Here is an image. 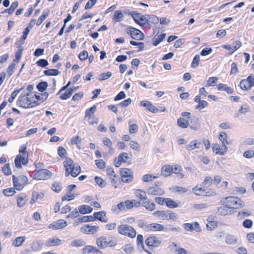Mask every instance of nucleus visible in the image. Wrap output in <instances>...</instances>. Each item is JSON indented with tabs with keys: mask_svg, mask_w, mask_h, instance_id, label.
Masks as SVG:
<instances>
[{
	"mask_svg": "<svg viewBox=\"0 0 254 254\" xmlns=\"http://www.w3.org/2000/svg\"><path fill=\"white\" fill-rule=\"evenodd\" d=\"M65 168V176L71 175L73 177L77 176L81 172V167L77 163H74L72 159L66 157L64 162Z\"/></svg>",
	"mask_w": 254,
	"mask_h": 254,
	"instance_id": "obj_1",
	"label": "nucleus"
},
{
	"mask_svg": "<svg viewBox=\"0 0 254 254\" xmlns=\"http://www.w3.org/2000/svg\"><path fill=\"white\" fill-rule=\"evenodd\" d=\"M220 202L222 205L228 206L233 213L234 209L243 207L244 206V203L242 200L238 197L234 196L223 198L221 199Z\"/></svg>",
	"mask_w": 254,
	"mask_h": 254,
	"instance_id": "obj_2",
	"label": "nucleus"
},
{
	"mask_svg": "<svg viewBox=\"0 0 254 254\" xmlns=\"http://www.w3.org/2000/svg\"><path fill=\"white\" fill-rule=\"evenodd\" d=\"M36 97L32 96L30 94H20L17 101L18 105L24 108H32L38 105L37 101H35Z\"/></svg>",
	"mask_w": 254,
	"mask_h": 254,
	"instance_id": "obj_3",
	"label": "nucleus"
},
{
	"mask_svg": "<svg viewBox=\"0 0 254 254\" xmlns=\"http://www.w3.org/2000/svg\"><path fill=\"white\" fill-rule=\"evenodd\" d=\"M26 146L22 145L20 147L19 152L21 154H18L14 161L15 166L18 168H21L22 165H26L28 162V153L25 151Z\"/></svg>",
	"mask_w": 254,
	"mask_h": 254,
	"instance_id": "obj_4",
	"label": "nucleus"
},
{
	"mask_svg": "<svg viewBox=\"0 0 254 254\" xmlns=\"http://www.w3.org/2000/svg\"><path fill=\"white\" fill-rule=\"evenodd\" d=\"M117 231L119 234L130 238H134L136 235L135 229L127 224H122L119 225L117 227Z\"/></svg>",
	"mask_w": 254,
	"mask_h": 254,
	"instance_id": "obj_5",
	"label": "nucleus"
},
{
	"mask_svg": "<svg viewBox=\"0 0 254 254\" xmlns=\"http://www.w3.org/2000/svg\"><path fill=\"white\" fill-rule=\"evenodd\" d=\"M152 214L158 219L163 220L175 221L178 218V215L170 210L155 211Z\"/></svg>",
	"mask_w": 254,
	"mask_h": 254,
	"instance_id": "obj_6",
	"label": "nucleus"
},
{
	"mask_svg": "<svg viewBox=\"0 0 254 254\" xmlns=\"http://www.w3.org/2000/svg\"><path fill=\"white\" fill-rule=\"evenodd\" d=\"M124 13H128V15H131L134 22L141 27L148 24L149 19L146 16L143 15L136 11L130 12L127 10L124 11Z\"/></svg>",
	"mask_w": 254,
	"mask_h": 254,
	"instance_id": "obj_7",
	"label": "nucleus"
},
{
	"mask_svg": "<svg viewBox=\"0 0 254 254\" xmlns=\"http://www.w3.org/2000/svg\"><path fill=\"white\" fill-rule=\"evenodd\" d=\"M12 180L15 189L18 190H21L28 182L27 178L24 176L16 177L14 175H13Z\"/></svg>",
	"mask_w": 254,
	"mask_h": 254,
	"instance_id": "obj_8",
	"label": "nucleus"
},
{
	"mask_svg": "<svg viewBox=\"0 0 254 254\" xmlns=\"http://www.w3.org/2000/svg\"><path fill=\"white\" fill-rule=\"evenodd\" d=\"M120 175L121 176L122 181L126 183H128L132 181L133 172L129 169L122 168L120 170Z\"/></svg>",
	"mask_w": 254,
	"mask_h": 254,
	"instance_id": "obj_9",
	"label": "nucleus"
},
{
	"mask_svg": "<svg viewBox=\"0 0 254 254\" xmlns=\"http://www.w3.org/2000/svg\"><path fill=\"white\" fill-rule=\"evenodd\" d=\"M51 172L47 169H41L34 174L33 178L38 180H46L51 177Z\"/></svg>",
	"mask_w": 254,
	"mask_h": 254,
	"instance_id": "obj_10",
	"label": "nucleus"
},
{
	"mask_svg": "<svg viewBox=\"0 0 254 254\" xmlns=\"http://www.w3.org/2000/svg\"><path fill=\"white\" fill-rule=\"evenodd\" d=\"M127 33L129 34L132 39L141 40L143 38V33L139 30L129 27L127 28Z\"/></svg>",
	"mask_w": 254,
	"mask_h": 254,
	"instance_id": "obj_11",
	"label": "nucleus"
},
{
	"mask_svg": "<svg viewBox=\"0 0 254 254\" xmlns=\"http://www.w3.org/2000/svg\"><path fill=\"white\" fill-rule=\"evenodd\" d=\"M99 229V226L85 224L80 228V231L86 234H93Z\"/></svg>",
	"mask_w": 254,
	"mask_h": 254,
	"instance_id": "obj_12",
	"label": "nucleus"
},
{
	"mask_svg": "<svg viewBox=\"0 0 254 254\" xmlns=\"http://www.w3.org/2000/svg\"><path fill=\"white\" fill-rule=\"evenodd\" d=\"M227 146H221L219 144L214 143L212 144V151L216 154L224 155L228 151Z\"/></svg>",
	"mask_w": 254,
	"mask_h": 254,
	"instance_id": "obj_13",
	"label": "nucleus"
},
{
	"mask_svg": "<svg viewBox=\"0 0 254 254\" xmlns=\"http://www.w3.org/2000/svg\"><path fill=\"white\" fill-rule=\"evenodd\" d=\"M66 226L67 222L66 221L63 219H60L50 224L49 228L57 230L64 228Z\"/></svg>",
	"mask_w": 254,
	"mask_h": 254,
	"instance_id": "obj_14",
	"label": "nucleus"
},
{
	"mask_svg": "<svg viewBox=\"0 0 254 254\" xmlns=\"http://www.w3.org/2000/svg\"><path fill=\"white\" fill-rule=\"evenodd\" d=\"M216 213L221 216H226L233 213L232 210H231L228 206L226 205H223V206L218 207L216 208Z\"/></svg>",
	"mask_w": 254,
	"mask_h": 254,
	"instance_id": "obj_15",
	"label": "nucleus"
},
{
	"mask_svg": "<svg viewBox=\"0 0 254 254\" xmlns=\"http://www.w3.org/2000/svg\"><path fill=\"white\" fill-rule=\"evenodd\" d=\"M161 243V241L158 238L155 236H151L148 237L145 241V243L147 246L152 247H157Z\"/></svg>",
	"mask_w": 254,
	"mask_h": 254,
	"instance_id": "obj_16",
	"label": "nucleus"
},
{
	"mask_svg": "<svg viewBox=\"0 0 254 254\" xmlns=\"http://www.w3.org/2000/svg\"><path fill=\"white\" fill-rule=\"evenodd\" d=\"M166 231L167 228H166L164 225L157 223H152L149 224L148 232H161Z\"/></svg>",
	"mask_w": 254,
	"mask_h": 254,
	"instance_id": "obj_17",
	"label": "nucleus"
},
{
	"mask_svg": "<svg viewBox=\"0 0 254 254\" xmlns=\"http://www.w3.org/2000/svg\"><path fill=\"white\" fill-rule=\"evenodd\" d=\"M147 193L153 195H161L164 194V190L157 187H151L147 189Z\"/></svg>",
	"mask_w": 254,
	"mask_h": 254,
	"instance_id": "obj_18",
	"label": "nucleus"
},
{
	"mask_svg": "<svg viewBox=\"0 0 254 254\" xmlns=\"http://www.w3.org/2000/svg\"><path fill=\"white\" fill-rule=\"evenodd\" d=\"M242 46V43L239 41H236L234 42V45L232 47L229 45H223L222 47L230 51L229 54L232 55L234 52L239 49Z\"/></svg>",
	"mask_w": 254,
	"mask_h": 254,
	"instance_id": "obj_19",
	"label": "nucleus"
},
{
	"mask_svg": "<svg viewBox=\"0 0 254 254\" xmlns=\"http://www.w3.org/2000/svg\"><path fill=\"white\" fill-rule=\"evenodd\" d=\"M189 126L191 129L194 130H197L200 127V124L199 120L195 118L194 116H192L190 120V124Z\"/></svg>",
	"mask_w": 254,
	"mask_h": 254,
	"instance_id": "obj_20",
	"label": "nucleus"
},
{
	"mask_svg": "<svg viewBox=\"0 0 254 254\" xmlns=\"http://www.w3.org/2000/svg\"><path fill=\"white\" fill-rule=\"evenodd\" d=\"M201 142L200 140L195 139L190 142V143L186 146V149L188 150H192L196 148H199Z\"/></svg>",
	"mask_w": 254,
	"mask_h": 254,
	"instance_id": "obj_21",
	"label": "nucleus"
},
{
	"mask_svg": "<svg viewBox=\"0 0 254 254\" xmlns=\"http://www.w3.org/2000/svg\"><path fill=\"white\" fill-rule=\"evenodd\" d=\"M140 105L141 106L145 107L146 109L153 113H156L158 111V109L154 106H153L152 103L148 101H142L140 103Z\"/></svg>",
	"mask_w": 254,
	"mask_h": 254,
	"instance_id": "obj_22",
	"label": "nucleus"
},
{
	"mask_svg": "<svg viewBox=\"0 0 254 254\" xmlns=\"http://www.w3.org/2000/svg\"><path fill=\"white\" fill-rule=\"evenodd\" d=\"M44 196L45 194L43 192H38L37 191L33 192L31 199V204H34L37 200L42 199Z\"/></svg>",
	"mask_w": 254,
	"mask_h": 254,
	"instance_id": "obj_23",
	"label": "nucleus"
},
{
	"mask_svg": "<svg viewBox=\"0 0 254 254\" xmlns=\"http://www.w3.org/2000/svg\"><path fill=\"white\" fill-rule=\"evenodd\" d=\"M126 209L125 202L119 203L117 205H114L112 207V211L116 214H119L120 211Z\"/></svg>",
	"mask_w": 254,
	"mask_h": 254,
	"instance_id": "obj_24",
	"label": "nucleus"
},
{
	"mask_svg": "<svg viewBox=\"0 0 254 254\" xmlns=\"http://www.w3.org/2000/svg\"><path fill=\"white\" fill-rule=\"evenodd\" d=\"M238 241V237L232 235H227L225 238V242L228 245H234L237 243Z\"/></svg>",
	"mask_w": 254,
	"mask_h": 254,
	"instance_id": "obj_25",
	"label": "nucleus"
},
{
	"mask_svg": "<svg viewBox=\"0 0 254 254\" xmlns=\"http://www.w3.org/2000/svg\"><path fill=\"white\" fill-rule=\"evenodd\" d=\"M43 245V243L41 240L34 241L31 245V250L33 252L40 251Z\"/></svg>",
	"mask_w": 254,
	"mask_h": 254,
	"instance_id": "obj_26",
	"label": "nucleus"
},
{
	"mask_svg": "<svg viewBox=\"0 0 254 254\" xmlns=\"http://www.w3.org/2000/svg\"><path fill=\"white\" fill-rule=\"evenodd\" d=\"M124 16L121 10H116L114 12L113 20L115 23L119 22L124 20Z\"/></svg>",
	"mask_w": 254,
	"mask_h": 254,
	"instance_id": "obj_27",
	"label": "nucleus"
},
{
	"mask_svg": "<svg viewBox=\"0 0 254 254\" xmlns=\"http://www.w3.org/2000/svg\"><path fill=\"white\" fill-rule=\"evenodd\" d=\"M108 239L106 237H101L96 240L97 246L101 249H103L107 247Z\"/></svg>",
	"mask_w": 254,
	"mask_h": 254,
	"instance_id": "obj_28",
	"label": "nucleus"
},
{
	"mask_svg": "<svg viewBox=\"0 0 254 254\" xmlns=\"http://www.w3.org/2000/svg\"><path fill=\"white\" fill-rule=\"evenodd\" d=\"M172 173V167L170 165H166L162 167L161 169V175L164 177H168Z\"/></svg>",
	"mask_w": 254,
	"mask_h": 254,
	"instance_id": "obj_29",
	"label": "nucleus"
},
{
	"mask_svg": "<svg viewBox=\"0 0 254 254\" xmlns=\"http://www.w3.org/2000/svg\"><path fill=\"white\" fill-rule=\"evenodd\" d=\"M62 241L58 238H53V239H49L46 243L47 247H53L56 246H59L61 244Z\"/></svg>",
	"mask_w": 254,
	"mask_h": 254,
	"instance_id": "obj_30",
	"label": "nucleus"
},
{
	"mask_svg": "<svg viewBox=\"0 0 254 254\" xmlns=\"http://www.w3.org/2000/svg\"><path fill=\"white\" fill-rule=\"evenodd\" d=\"M142 206L144 207L147 210L152 211L155 209V204L150 200H146L142 203Z\"/></svg>",
	"mask_w": 254,
	"mask_h": 254,
	"instance_id": "obj_31",
	"label": "nucleus"
},
{
	"mask_svg": "<svg viewBox=\"0 0 254 254\" xmlns=\"http://www.w3.org/2000/svg\"><path fill=\"white\" fill-rule=\"evenodd\" d=\"M92 210V208L87 205H82L78 207L79 213L83 214L91 213Z\"/></svg>",
	"mask_w": 254,
	"mask_h": 254,
	"instance_id": "obj_32",
	"label": "nucleus"
},
{
	"mask_svg": "<svg viewBox=\"0 0 254 254\" xmlns=\"http://www.w3.org/2000/svg\"><path fill=\"white\" fill-rule=\"evenodd\" d=\"M165 33H163L160 35H156L153 38V45L154 46H157L165 39Z\"/></svg>",
	"mask_w": 254,
	"mask_h": 254,
	"instance_id": "obj_33",
	"label": "nucleus"
},
{
	"mask_svg": "<svg viewBox=\"0 0 254 254\" xmlns=\"http://www.w3.org/2000/svg\"><path fill=\"white\" fill-rule=\"evenodd\" d=\"M219 139L221 142L222 146H227V145L229 144L228 141L227 134L225 132H222L220 133Z\"/></svg>",
	"mask_w": 254,
	"mask_h": 254,
	"instance_id": "obj_34",
	"label": "nucleus"
},
{
	"mask_svg": "<svg viewBox=\"0 0 254 254\" xmlns=\"http://www.w3.org/2000/svg\"><path fill=\"white\" fill-rule=\"evenodd\" d=\"M28 198L26 195H19L17 198V204L18 207H23L26 203Z\"/></svg>",
	"mask_w": 254,
	"mask_h": 254,
	"instance_id": "obj_35",
	"label": "nucleus"
},
{
	"mask_svg": "<svg viewBox=\"0 0 254 254\" xmlns=\"http://www.w3.org/2000/svg\"><path fill=\"white\" fill-rule=\"evenodd\" d=\"M94 216L95 217V219H98L99 220L105 222L107 221V220L105 218L106 213L105 211H100L98 212H95L94 213Z\"/></svg>",
	"mask_w": 254,
	"mask_h": 254,
	"instance_id": "obj_36",
	"label": "nucleus"
},
{
	"mask_svg": "<svg viewBox=\"0 0 254 254\" xmlns=\"http://www.w3.org/2000/svg\"><path fill=\"white\" fill-rule=\"evenodd\" d=\"M218 89L219 90H220V91H225L228 94H231L234 91L233 89L232 88L227 86V85L226 84H222V83L219 84L218 85Z\"/></svg>",
	"mask_w": 254,
	"mask_h": 254,
	"instance_id": "obj_37",
	"label": "nucleus"
},
{
	"mask_svg": "<svg viewBox=\"0 0 254 254\" xmlns=\"http://www.w3.org/2000/svg\"><path fill=\"white\" fill-rule=\"evenodd\" d=\"M26 238L24 236L17 237L13 242L12 246L15 247H20L25 241Z\"/></svg>",
	"mask_w": 254,
	"mask_h": 254,
	"instance_id": "obj_38",
	"label": "nucleus"
},
{
	"mask_svg": "<svg viewBox=\"0 0 254 254\" xmlns=\"http://www.w3.org/2000/svg\"><path fill=\"white\" fill-rule=\"evenodd\" d=\"M178 125L184 128H187L190 124V120H186L184 118H180L178 120Z\"/></svg>",
	"mask_w": 254,
	"mask_h": 254,
	"instance_id": "obj_39",
	"label": "nucleus"
},
{
	"mask_svg": "<svg viewBox=\"0 0 254 254\" xmlns=\"http://www.w3.org/2000/svg\"><path fill=\"white\" fill-rule=\"evenodd\" d=\"M165 204L168 207L171 208H176L179 206V205L176 201L169 198H166Z\"/></svg>",
	"mask_w": 254,
	"mask_h": 254,
	"instance_id": "obj_40",
	"label": "nucleus"
},
{
	"mask_svg": "<svg viewBox=\"0 0 254 254\" xmlns=\"http://www.w3.org/2000/svg\"><path fill=\"white\" fill-rule=\"evenodd\" d=\"M112 75L110 71H107L100 74L97 77V79L99 81H103L110 78Z\"/></svg>",
	"mask_w": 254,
	"mask_h": 254,
	"instance_id": "obj_41",
	"label": "nucleus"
},
{
	"mask_svg": "<svg viewBox=\"0 0 254 254\" xmlns=\"http://www.w3.org/2000/svg\"><path fill=\"white\" fill-rule=\"evenodd\" d=\"M98 250H97L94 247L90 246H86L85 248H84L82 250V254H89L90 253H95L97 252Z\"/></svg>",
	"mask_w": 254,
	"mask_h": 254,
	"instance_id": "obj_42",
	"label": "nucleus"
},
{
	"mask_svg": "<svg viewBox=\"0 0 254 254\" xmlns=\"http://www.w3.org/2000/svg\"><path fill=\"white\" fill-rule=\"evenodd\" d=\"M85 244L82 239L74 240L71 242V246L74 247H81Z\"/></svg>",
	"mask_w": 254,
	"mask_h": 254,
	"instance_id": "obj_43",
	"label": "nucleus"
},
{
	"mask_svg": "<svg viewBox=\"0 0 254 254\" xmlns=\"http://www.w3.org/2000/svg\"><path fill=\"white\" fill-rule=\"evenodd\" d=\"M192 190L193 192L197 195H201L205 192L204 189L201 187H198V186H195L192 188Z\"/></svg>",
	"mask_w": 254,
	"mask_h": 254,
	"instance_id": "obj_44",
	"label": "nucleus"
},
{
	"mask_svg": "<svg viewBox=\"0 0 254 254\" xmlns=\"http://www.w3.org/2000/svg\"><path fill=\"white\" fill-rule=\"evenodd\" d=\"M74 92V89L72 88L68 89L65 92L60 96V98L62 100H66L69 98Z\"/></svg>",
	"mask_w": 254,
	"mask_h": 254,
	"instance_id": "obj_45",
	"label": "nucleus"
},
{
	"mask_svg": "<svg viewBox=\"0 0 254 254\" xmlns=\"http://www.w3.org/2000/svg\"><path fill=\"white\" fill-rule=\"evenodd\" d=\"M172 190L178 192L180 194H184L188 191V189L186 188L181 187L178 186H175L172 188Z\"/></svg>",
	"mask_w": 254,
	"mask_h": 254,
	"instance_id": "obj_46",
	"label": "nucleus"
},
{
	"mask_svg": "<svg viewBox=\"0 0 254 254\" xmlns=\"http://www.w3.org/2000/svg\"><path fill=\"white\" fill-rule=\"evenodd\" d=\"M240 86L244 90H248L251 88V86L246 79H243L240 82Z\"/></svg>",
	"mask_w": 254,
	"mask_h": 254,
	"instance_id": "obj_47",
	"label": "nucleus"
},
{
	"mask_svg": "<svg viewBox=\"0 0 254 254\" xmlns=\"http://www.w3.org/2000/svg\"><path fill=\"white\" fill-rule=\"evenodd\" d=\"M96 110V107L95 105L93 106L90 108L87 109L85 112V118L89 119L95 112Z\"/></svg>",
	"mask_w": 254,
	"mask_h": 254,
	"instance_id": "obj_48",
	"label": "nucleus"
},
{
	"mask_svg": "<svg viewBox=\"0 0 254 254\" xmlns=\"http://www.w3.org/2000/svg\"><path fill=\"white\" fill-rule=\"evenodd\" d=\"M136 195L141 200L147 199V196L145 192L139 189L136 190Z\"/></svg>",
	"mask_w": 254,
	"mask_h": 254,
	"instance_id": "obj_49",
	"label": "nucleus"
},
{
	"mask_svg": "<svg viewBox=\"0 0 254 254\" xmlns=\"http://www.w3.org/2000/svg\"><path fill=\"white\" fill-rule=\"evenodd\" d=\"M59 72L58 70L56 69H49L44 71V74L48 76H56L58 75Z\"/></svg>",
	"mask_w": 254,
	"mask_h": 254,
	"instance_id": "obj_50",
	"label": "nucleus"
},
{
	"mask_svg": "<svg viewBox=\"0 0 254 254\" xmlns=\"http://www.w3.org/2000/svg\"><path fill=\"white\" fill-rule=\"evenodd\" d=\"M158 178V176H152L151 174H145L142 177V180L145 182L152 181L153 179Z\"/></svg>",
	"mask_w": 254,
	"mask_h": 254,
	"instance_id": "obj_51",
	"label": "nucleus"
},
{
	"mask_svg": "<svg viewBox=\"0 0 254 254\" xmlns=\"http://www.w3.org/2000/svg\"><path fill=\"white\" fill-rule=\"evenodd\" d=\"M2 171L6 176L10 175L11 174V170L10 167V164L9 163L5 164L2 168Z\"/></svg>",
	"mask_w": 254,
	"mask_h": 254,
	"instance_id": "obj_52",
	"label": "nucleus"
},
{
	"mask_svg": "<svg viewBox=\"0 0 254 254\" xmlns=\"http://www.w3.org/2000/svg\"><path fill=\"white\" fill-rule=\"evenodd\" d=\"M218 80V78L217 77H210L206 84V86H214Z\"/></svg>",
	"mask_w": 254,
	"mask_h": 254,
	"instance_id": "obj_53",
	"label": "nucleus"
},
{
	"mask_svg": "<svg viewBox=\"0 0 254 254\" xmlns=\"http://www.w3.org/2000/svg\"><path fill=\"white\" fill-rule=\"evenodd\" d=\"M15 193V189L9 188L3 190V194L5 196H12Z\"/></svg>",
	"mask_w": 254,
	"mask_h": 254,
	"instance_id": "obj_54",
	"label": "nucleus"
},
{
	"mask_svg": "<svg viewBox=\"0 0 254 254\" xmlns=\"http://www.w3.org/2000/svg\"><path fill=\"white\" fill-rule=\"evenodd\" d=\"M48 84L46 82H40L37 85V88L40 92H44L47 89Z\"/></svg>",
	"mask_w": 254,
	"mask_h": 254,
	"instance_id": "obj_55",
	"label": "nucleus"
},
{
	"mask_svg": "<svg viewBox=\"0 0 254 254\" xmlns=\"http://www.w3.org/2000/svg\"><path fill=\"white\" fill-rule=\"evenodd\" d=\"M213 179L210 176H207L205 178L202 184L204 186L209 187L212 184Z\"/></svg>",
	"mask_w": 254,
	"mask_h": 254,
	"instance_id": "obj_56",
	"label": "nucleus"
},
{
	"mask_svg": "<svg viewBox=\"0 0 254 254\" xmlns=\"http://www.w3.org/2000/svg\"><path fill=\"white\" fill-rule=\"evenodd\" d=\"M200 60V56L199 55H196L194 57L192 63H191V67L192 68H195L199 65V61Z\"/></svg>",
	"mask_w": 254,
	"mask_h": 254,
	"instance_id": "obj_57",
	"label": "nucleus"
},
{
	"mask_svg": "<svg viewBox=\"0 0 254 254\" xmlns=\"http://www.w3.org/2000/svg\"><path fill=\"white\" fill-rule=\"evenodd\" d=\"M118 159H120L123 162L126 163L128 159H129L128 153L123 152L119 154Z\"/></svg>",
	"mask_w": 254,
	"mask_h": 254,
	"instance_id": "obj_58",
	"label": "nucleus"
},
{
	"mask_svg": "<svg viewBox=\"0 0 254 254\" xmlns=\"http://www.w3.org/2000/svg\"><path fill=\"white\" fill-rule=\"evenodd\" d=\"M30 32V29L28 27H26L25 28L24 32H23V35L21 39L19 40V42L21 44H23L24 43V41L26 39L28 34Z\"/></svg>",
	"mask_w": 254,
	"mask_h": 254,
	"instance_id": "obj_59",
	"label": "nucleus"
},
{
	"mask_svg": "<svg viewBox=\"0 0 254 254\" xmlns=\"http://www.w3.org/2000/svg\"><path fill=\"white\" fill-rule=\"evenodd\" d=\"M62 185L60 183L55 182L52 185V189L57 192H59L62 190Z\"/></svg>",
	"mask_w": 254,
	"mask_h": 254,
	"instance_id": "obj_60",
	"label": "nucleus"
},
{
	"mask_svg": "<svg viewBox=\"0 0 254 254\" xmlns=\"http://www.w3.org/2000/svg\"><path fill=\"white\" fill-rule=\"evenodd\" d=\"M106 171L109 177L113 181H114V178L116 177V174L113 169L112 168L108 167Z\"/></svg>",
	"mask_w": 254,
	"mask_h": 254,
	"instance_id": "obj_61",
	"label": "nucleus"
},
{
	"mask_svg": "<svg viewBox=\"0 0 254 254\" xmlns=\"http://www.w3.org/2000/svg\"><path fill=\"white\" fill-rule=\"evenodd\" d=\"M95 181L96 183L101 188H103L106 186L105 182L99 177H96L95 178Z\"/></svg>",
	"mask_w": 254,
	"mask_h": 254,
	"instance_id": "obj_62",
	"label": "nucleus"
},
{
	"mask_svg": "<svg viewBox=\"0 0 254 254\" xmlns=\"http://www.w3.org/2000/svg\"><path fill=\"white\" fill-rule=\"evenodd\" d=\"M95 164L97 167L100 169H105L106 167V163L102 160H95Z\"/></svg>",
	"mask_w": 254,
	"mask_h": 254,
	"instance_id": "obj_63",
	"label": "nucleus"
},
{
	"mask_svg": "<svg viewBox=\"0 0 254 254\" xmlns=\"http://www.w3.org/2000/svg\"><path fill=\"white\" fill-rule=\"evenodd\" d=\"M243 156L246 158H252L254 156V151L252 150H249L246 151L244 153Z\"/></svg>",
	"mask_w": 254,
	"mask_h": 254,
	"instance_id": "obj_64",
	"label": "nucleus"
}]
</instances>
